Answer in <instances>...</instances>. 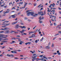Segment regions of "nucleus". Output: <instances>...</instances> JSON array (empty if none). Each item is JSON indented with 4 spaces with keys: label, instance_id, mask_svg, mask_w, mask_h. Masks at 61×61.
Instances as JSON below:
<instances>
[{
    "label": "nucleus",
    "instance_id": "f257e3e1",
    "mask_svg": "<svg viewBox=\"0 0 61 61\" xmlns=\"http://www.w3.org/2000/svg\"><path fill=\"white\" fill-rule=\"evenodd\" d=\"M26 13H27V15H28V16L30 15V14H31V15L32 16L35 17V13H34V12H30L27 11H26Z\"/></svg>",
    "mask_w": 61,
    "mask_h": 61
},
{
    "label": "nucleus",
    "instance_id": "f03ea898",
    "mask_svg": "<svg viewBox=\"0 0 61 61\" xmlns=\"http://www.w3.org/2000/svg\"><path fill=\"white\" fill-rule=\"evenodd\" d=\"M33 56H34V57H32V59H34V60H36V57H37V56H36V54H34L33 55Z\"/></svg>",
    "mask_w": 61,
    "mask_h": 61
},
{
    "label": "nucleus",
    "instance_id": "7ed1b4c3",
    "mask_svg": "<svg viewBox=\"0 0 61 61\" xmlns=\"http://www.w3.org/2000/svg\"><path fill=\"white\" fill-rule=\"evenodd\" d=\"M43 11H41V12H38V13L39 14H40V15H41V14H41V15H44V14H43Z\"/></svg>",
    "mask_w": 61,
    "mask_h": 61
},
{
    "label": "nucleus",
    "instance_id": "20e7f679",
    "mask_svg": "<svg viewBox=\"0 0 61 61\" xmlns=\"http://www.w3.org/2000/svg\"><path fill=\"white\" fill-rule=\"evenodd\" d=\"M54 5H53V4H51L49 6V7H50V8H51V10H52V7H52V6L53 7H54Z\"/></svg>",
    "mask_w": 61,
    "mask_h": 61
},
{
    "label": "nucleus",
    "instance_id": "39448f33",
    "mask_svg": "<svg viewBox=\"0 0 61 61\" xmlns=\"http://www.w3.org/2000/svg\"><path fill=\"white\" fill-rule=\"evenodd\" d=\"M19 27H20V28H21L22 29L23 28H26V27L25 26H20Z\"/></svg>",
    "mask_w": 61,
    "mask_h": 61
},
{
    "label": "nucleus",
    "instance_id": "423d86ee",
    "mask_svg": "<svg viewBox=\"0 0 61 61\" xmlns=\"http://www.w3.org/2000/svg\"><path fill=\"white\" fill-rule=\"evenodd\" d=\"M26 30H21V31H20V33H24V32Z\"/></svg>",
    "mask_w": 61,
    "mask_h": 61
},
{
    "label": "nucleus",
    "instance_id": "0eeeda50",
    "mask_svg": "<svg viewBox=\"0 0 61 61\" xmlns=\"http://www.w3.org/2000/svg\"><path fill=\"white\" fill-rule=\"evenodd\" d=\"M24 7H23V8H25V6H26V5H27V4H28V3H26L25 2L24 3Z\"/></svg>",
    "mask_w": 61,
    "mask_h": 61
},
{
    "label": "nucleus",
    "instance_id": "6e6552de",
    "mask_svg": "<svg viewBox=\"0 0 61 61\" xmlns=\"http://www.w3.org/2000/svg\"><path fill=\"white\" fill-rule=\"evenodd\" d=\"M17 21L15 22H13L12 23V25H14L15 24H16L17 23Z\"/></svg>",
    "mask_w": 61,
    "mask_h": 61
},
{
    "label": "nucleus",
    "instance_id": "1a4fd4ad",
    "mask_svg": "<svg viewBox=\"0 0 61 61\" xmlns=\"http://www.w3.org/2000/svg\"><path fill=\"white\" fill-rule=\"evenodd\" d=\"M5 36V35L3 34H0V37H3V36Z\"/></svg>",
    "mask_w": 61,
    "mask_h": 61
},
{
    "label": "nucleus",
    "instance_id": "9d476101",
    "mask_svg": "<svg viewBox=\"0 0 61 61\" xmlns=\"http://www.w3.org/2000/svg\"><path fill=\"white\" fill-rule=\"evenodd\" d=\"M39 39H38L37 40H35V43H37L38 42H38H39Z\"/></svg>",
    "mask_w": 61,
    "mask_h": 61
},
{
    "label": "nucleus",
    "instance_id": "9b49d317",
    "mask_svg": "<svg viewBox=\"0 0 61 61\" xmlns=\"http://www.w3.org/2000/svg\"><path fill=\"white\" fill-rule=\"evenodd\" d=\"M15 15H14L11 16H12V18H15Z\"/></svg>",
    "mask_w": 61,
    "mask_h": 61
},
{
    "label": "nucleus",
    "instance_id": "f8f14e48",
    "mask_svg": "<svg viewBox=\"0 0 61 61\" xmlns=\"http://www.w3.org/2000/svg\"><path fill=\"white\" fill-rule=\"evenodd\" d=\"M7 29H8V27L5 28H4V30H7Z\"/></svg>",
    "mask_w": 61,
    "mask_h": 61
},
{
    "label": "nucleus",
    "instance_id": "ddd939ff",
    "mask_svg": "<svg viewBox=\"0 0 61 61\" xmlns=\"http://www.w3.org/2000/svg\"><path fill=\"white\" fill-rule=\"evenodd\" d=\"M14 55H13V54H10V57H14Z\"/></svg>",
    "mask_w": 61,
    "mask_h": 61
},
{
    "label": "nucleus",
    "instance_id": "4468645a",
    "mask_svg": "<svg viewBox=\"0 0 61 61\" xmlns=\"http://www.w3.org/2000/svg\"><path fill=\"white\" fill-rule=\"evenodd\" d=\"M47 49H49L50 48V47H49V46H47L45 47Z\"/></svg>",
    "mask_w": 61,
    "mask_h": 61
},
{
    "label": "nucleus",
    "instance_id": "2eb2a0df",
    "mask_svg": "<svg viewBox=\"0 0 61 61\" xmlns=\"http://www.w3.org/2000/svg\"><path fill=\"white\" fill-rule=\"evenodd\" d=\"M44 17H42V18L41 17V16L39 17V19H44Z\"/></svg>",
    "mask_w": 61,
    "mask_h": 61
},
{
    "label": "nucleus",
    "instance_id": "dca6fc26",
    "mask_svg": "<svg viewBox=\"0 0 61 61\" xmlns=\"http://www.w3.org/2000/svg\"><path fill=\"white\" fill-rule=\"evenodd\" d=\"M12 43H11V44H13V43H15V41H12Z\"/></svg>",
    "mask_w": 61,
    "mask_h": 61
},
{
    "label": "nucleus",
    "instance_id": "f3484780",
    "mask_svg": "<svg viewBox=\"0 0 61 61\" xmlns=\"http://www.w3.org/2000/svg\"><path fill=\"white\" fill-rule=\"evenodd\" d=\"M16 51H17V50H15L14 51V53H15V54H17V52Z\"/></svg>",
    "mask_w": 61,
    "mask_h": 61
},
{
    "label": "nucleus",
    "instance_id": "a211bd4d",
    "mask_svg": "<svg viewBox=\"0 0 61 61\" xmlns=\"http://www.w3.org/2000/svg\"><path fill=\"white\" fill-rule=\"evenodd\" d=\"M23 2H20L19 3V4H21V5H23Z\"/></svg>",
    "mask_w": 61,
    "mask_h": 61
},
{
    "label": "nucleus",
    "instance_id": "6ab92c4d",
    "mask_svg": "<svg viewBox=\"0 0 61 61\" xmlns=\"http://www.w3.org/2000/svg\"><path fill=\"white\" fill-rule=\"evenodd\" d=\"M41 5H42L41 4L40 5L38 6V7L39 8H40V6Z\"/></svg>",
    "mask_w": 61,
    "mask_h": 61
},
{
    "label": "nucleus",
    "instance_id": "aec40b11",
    "mask_svg": "<svg viewBox=\"0 0 61 61\" xmlns=\"http://www.w3.org/2000/svg\"><path fill=\"white\" fill-rule=\"evenodd\" d=\"M43 39H44V37H43L42 38V39H41V40H40V41H43Z\"/></svg>",
    "mask_w": 61,
    "mask_h": 61
},
{
    "label": "nucleus",
    "instance_id": "412c9836",
    "mask_svg": "<svg viewBox=\"0 0 61 61\" xmlns=\"http://www.w3.org/2000/svg\"><path fill=\"white\" fill-rule=\"evenodd\" d=\"M9 31L8 30L6 31V33H9Z\"/></svg>",
    "mask_w": 61,
    "mask_h": 61
},
{
    "label": "nucleus",
    "instance_id": "4be33fe9",
    "mask_svg": "<svg viewBox=\"0 0 61 61\" xmlns=\"http://www.w3.org/2000/svg\"><path fill=\"white\" fill-rule=\"evenodd\" d=\"M54 45L53 43H52V44L51 47H54Z\"/></svg>",
    "mask_w": 61,
    "mask_h": 61
},
{
    "label": "nucleus",
    "instance_id": "5701e85b",
    "mask_svg": "<svg viewBox=\"0 0 61 61\" xmlns=\"http://www.w3.org/2000/svg\"><path fill=\"white\" fill-rule=\"evenodd\" d=\"M37 27V26H35L33 28V29L34 30Z\"/></svg>",
    "mask_w": 61,
    "mask_h": 61
},
{
    "label": "nucleus",
    "instance_id": "b1692460",
    "mask_svg": "<svg viewBox=\"0 0 61 61\" xmlns=\"http://www.w3.org/2000/svg\"><path fill=\"white\" fill-rule=\"evenodd\" d=\"M21 34L22 35H27V34L25 33H23L22 34Z\"/></svg>",
    "mask_w": 61,
    "mask_h": 61
},
{
    "label": "nucleus",
    "instance_id": "393cba45",
    "mask_svg": "<svg viewBox=\"0 0 61 61\" xmlns=\"http://www.w3.org/2000/svg\"><path fill=\"white\" fill-rule=\"evenodd\" d=\"M6 37H3L2 38H0V39H2V38H5Z\"/></svg>",
    "mask_w": 61,
    "mask_h": 61
},
{
    "label": "nucleus",
    "instance_id": "a878e982",
    "mask_svg": "<svg viewBox=\"0 0 61 61\" xmlns=\"http://www.w3.org/2000/svg\"><path fill=\"white\" fill-rule=\"evenodd\" d=\"M8 21H4L3 22V24H4V23H5V22H8Z\"/></svg>",
    "mask_w": 61,
    "mask_h": 61
},
{
    "label": "nucleus",
    "instance_id": "bb28decb",
    "mask_svg": "<svg viewBox=\"0 0 61 61\" xmlns=\"http://www.w3.org/2000/svg\"><path fill=\"white\" fill-rule=\"evenodd\" d=\"M6 56H9V57H10V55L9 54H7L6 55Z\"/></svg>",
    "mask_w": 61,
    "mask_h": 61
},
{
    "label": "nucleus",
    "instance_id": "cd10ccee",
    "mask_svg": "<svg viewBox=\"0 0 61 61\" xmlns=\"http://www.w3.org/2000/svg\"><path fill=\"white\" fill-rule=\"evenodd\" d=\"M9 11H6L4 13V14H6V13H9Z\"/></svg>",
    "mask_w": 61,
    "mask_h": 61
},
{
    "label": "nucleus",
    "instance_id": "c85d7f7f",
    "mask_svg": "<svg viewBox=\"0 0 61 61\" xmlns=\"http://www.w3.org/2000/svg\"><path fill=\"white\" fill-rule=\"evenodd\" d=\"M38 14H36L35 13H34V15H35L36 16V15H38Z\"/></svg>",
    "mask_w": 61,
    "mask_h": 61
},
{
    "label": "nucleus",
    "instance_id": "c756f323",
    "mask_svg": "<svg viewBox=\"0 0 61 61\" xmlns=\"http://www.w3.org/2000/svg\"><path fill=\"white\" fill-rule=\"evenodd\" d=\"M4 33V31H0V33Z\"/></svg>",
    "mask_w": 61,
    "mask_h": 61
},
{
    "label": "nucleus",
    "instance_id": "7c9ffc66",
    "mask_svg": "<svg viewBox=\"0 0 61 61\" xmlns=\"http://www.w3.org/2000/svg\"><path fill=\"white\" fill-rule=\"evenodd\" d=\"M46 56L44 55V56H43V57H44V58H46Z\"/></svg>",
    "mask_w": 61,
    "mask_h": 61
},
{
    "label": "nucleus",
    "instance_id": "2f4dec72",
    "mask_svg": "<svg viewBox=\"0 0 61 61\" xmlns=\"http://www.w3.org/2000/svg\"><path fill=\"white\" fill-rule=\"evenodd\" d=\"M59 26H60V25H58L56 27V28H59Z\"/></svg>",
    "mask_w": 61,
    "mask_h": 61
},
{
    "label": "nucleus",
    "instance_id": "473e14b6",
    "mask_svg": "<svg viewBox=\"0 0 61 61\" xmlns=\"http://www.w3.org/2000/svg\"><path fill=\"white\" fill-rule=\"evenodd\" d=\"M28 5H32L33 4L31 3H29L28 4Z\"/></svg>",
    "mask_w": 61,
    "mask_h": 61
},
{
    "label": "nucleus",
    "instance_id": "72a5a7b5",
    "mask_svg": "<svg viewBox=\"0 0 61 61\" xmlns=\"http://www.w3.org/2000/svg\"><path fill=\"white\" fill-rule=\"evenodd\" d=\"M52 13H54V12H55V10H52Z\"/></svg>",
    "mask_w": 61,
    "mask_h": 61
},
{
    "label": "nucleus",
    "instance_id": "f704fd0d",
    "mask_svg": "<svg viewBox=\"0 0 61 61\" xmlns=\"http://www.w3.org/2000/svg\"><path fill=\"white\" fill-rule=\"evenodd\" d=\"M19 27V25H16V27Z\"/></svg>",
    "mask_w": 61,
    "mask_h": 61
},
{
    "label": "nucleus",
    "instance_id": "c9c22d12",
    "mask_svg": "<svg viewBox=\"0 0 61 61\" xmlns=\"http://www.w3.org/2000/svg\"><path fill=\"white\" fill-rule=\"evenodd\" d=\"M28 44H29V45H30L31 44V42H28Z\"/></svg>",
    "mask_w": 61,
    "mask_h": 61
},
{
    "label": "nucleus",
    "instance_id": "e433bc0d",
    "mask_svg": "<svg viewBox=\"0 0 61 61\" xmlns=\"http://www.w3.org/2000/svg\"><path fill=\"white\" fill-rule=\"evenodd\" d=\"M0 30H4V29H3V28H2L1 29H0Z\"/></svg>",
    "mask_w": 61,
    "mask_h": 61
},
{
    "label": "nucleus",
    "instance_id": "4c0bfd02",
    "mask_svg": "<svg viewBox=\"0 0 61 61\" xmlns=\"http://www.w3.org/2000/svg\"><path fill=\"white\" fill-rule=\"evenodd\" d=\"M39 22L41 24L42 23H43V21H39Z\"/></svg>",
    "mask_w": 61,
    "mask_h": 61
},
{
    "label": "nucleus",
    "instance_id": "58836bf2",
    "mask_svg": "<svg viewBox=\"0 0 61 61\" xmlns=\"http://www.w3.org/2000/svg\"><path fill=\"white\" fill-rule=\"evenodd\" d=\"M27 19V18L26 17H25L24 18V20H26V19Z\"/></svg>",
    "mask_w": 61,
    "mask_h": 61
},
{
    "label": "nucleus",
    "instance_id": "ea45409f",
    "mask_svg": "<svg viewBox=\"0 0 61 61\" xmlns=\"http://www.w3.org/2000/svg\"><path fill=\"white\" fill-rule=\"evenodd\" d=\"M16 37H20V35H17L16 36Z\"/></svg>",
    "mask_w": 61,
    "mask_h": 61
},
{
    "label": "nucleus",
    "instance_id": "a19ab883",
    "mask_svg": "<svg viewBox=\"0 0 61 61\" xmlns=\"http://www.w3.org/2000/svg\"><path fill=\"white\" fill-rule=\"evenodd\" d=\"M30 52H31V53H32V54H34V52H33V51H30Z\"/></svg>",
    "mask_w": 61,
    "mask_h": 61
},
{
    "label": "nucleus",
    "instance_id": "79ce46f5",
    "mask_svg": "<svg viewBox=\"0 0 61 61\" xmlns=\"http://www.w3.org/2000/svg\"><path fill=\"white\" fill-rule=\"evenodd\" d=\"M27 29L28 30H30V28H27Z\"/></svg>",
    "mask_w": 61,
    "mask_h": 61
},
{
    "label": "nucleus",
    "instance_id": "37998d69",
    "mask_svg": "<svg viewBox=\"0 0 61 61\" xmlns=\"http://www.w3.org/2000/svg\"><path fill=\"white\" fill-rule=\"evenodd\" d=\"M54 26H56V23H54Z\"/></svg>",
    "mask_w": 61,
    "mask_h": 61
},
{
    "label": "nucleus",
    "instance_id": "c03bdc74",
    "mask_svg": "<svg viewBox=\"0 0 61 61\" xmlns=\"http://www.w3.org/2000/svg\"><path fill=\"white\" fill-rule=\"evenodd\" d=\"M7 6L6 5L4 7V8H5L7 7Z\"/></svg>",
    "mask_w": 61,
    "mask_h": 61
},
{
    "label": "nucleus",
    "instance_id": "a18cd8bd",
    "mask_svg": "<svg viewBox=\"0 0 61 61\" xmlns=\"http://www.w3.org/2000/svg\"><path fill=\"white\" fill-rule=\"evenodd\" d=\"M14 59H18V58L16 57L14 58Z\"/></svg>",
    "mask_w": 61,
    "mask_h": 61
},
{
    "label": "nucleus",
    "instance_id": "49530a36",
    "mask_svg": "<svg viewBox=\"0 0 61 61\" xmlns=\"http://www.w3.org/2000/svg\"><path fill=\"white\" fill-rule=\"evenodd\" d=\"M35 59H36V61H38V59H37V58H35Z\"/></svg>",
    "mask_w": 61,
    "mask_h": 61
},
{
    "label": "nucleus",
    "instance_id": "de8ad7c7",
    "mask_svg": "<svg viewBox=\"0 0 61 61\" xmlns=\"http://www.w3.org/2000/svg\"><path fill=\"white\" fill-rule=\"evenodd\" d=\"M17 51H18V52H20V51H21V50H17Z\"/></svg>",
    "mask_w": 61,
    "mask_h": 61
},
{
    "label": "nucleus",
    "instance_id": "09e8293b",
    "mask_svg": "<svg viewBox=\"0 0 61 61\" xmlns=\"http://www.w3.org/2000/svg\"><path fill=\"white\" fill-rule=\"evenodd\" d=\"M43 10V8H41L40 9V10Z\"/></svg>",
    "mask_w": 61,
    "mask_h": 61
},
{
    "label": "nucleus",
    "instance_id": "8fccbe9b",
    "mask_svg": "<svg viewBox=\"0 0 61 61\" xmlns=\"http://www.w3.org/2000/svg\"><path fill=\"white\" fill-rule=\"evenodd\" d=\"M36 3H35L34 4V6H36Z\"/></svg>",
    "mask_w": 61,
    "mask_h": 61
},
{
    "label": "nucleus",
    "instance_id": "3c124183",
    "mask_svg": "<svg viewBox=\"0 0 61 61\" xmlns=\"http://www.w3.org/2000/svg\"><path fill=\"white\" fill-rule=\"evenodd\" d=\"M1 27H5V26H2Z\"/></svg>",
    "mask_w": 61,
    "mask_h": 61
},
{
    "label": "nucleus",
    "instance_id": "603ef678",
    "mask_svg": "<svg viewBox=\"0 0 61 61\" xmlns=\"http://www.w3.org/2000/svg\"><path fill=\"white\" fill-rule=\"evenodd\" d=\"M4 5H0V6H1V7H2L3 6H4Z\"/></svg>",
    "mask_w": 61,
    "mask_h": 61
},
{
    "label": "nucleus",
    "instance_id": "864d4df0",
    "mask_svg": "<svg viewBox=\"0 0 61 61\" xmlns=\"http://www.w3.org/2000/svg\"><path fill=\"white\" fill-rule=\"evenodd\" d=\"M57 3H58L59 4V1L58 0L57 1Z\"/></svg>",
    "mask_w": 61,
    "mask_h": 61
},
{
    "label": "nucleus",
    "instance_id": "5fc2aeb1",
    "mask_svg": "<svg viewBox=\"0 0 61 61\" xmlns=\"http://www.w3.org/2000/svg\"><path fill=\"white\" fill-rule=\"evenodd\" d=\"M11 52L12 53H14V51H11Z\"/></svg>",
    "mask_w": 61,
    "mask_h": 61
},
{
    "label": "nucleus",
    "instance_id": "6e6d98bb",
    "mask_svg": "<svg viewBox=\"0 0 61 61\" xmlns=\"http://www.w3.org/2000/svg\"><path fill=\"white\" fill-rule=\"evenodd\" d=\"M5 46H3V47L2 48V49H3V48H5Z\"/></svg>",
    "mask_w": 61,
    "mask_h": 61
},
{
    "label": "nucleus",
    "instance_id": "4d7b16f0",
    "mask_svg": "<svg viewBox=\"0 0 61 61\" xmlns=\"http://www.w3.org/2000/svg\"><path fill=\"white\" fill-rule=\"evenodd\" d=\"M3 11V10H2L1 11H0V13H1V12H2Z\"/></svg>",
    "mask_w": 61,
    "mask_h": 61
},
{
    "label": "nucleus",
    "instance_id": "13d9d810",
    "mask_svg": "<svg viewBox=\"0 0 61 61\" xmlns=\"http://www.w3.org/2000/svg\"><path fill=\"white\" fill-rule=\"evenodd\" d=\"M19 44L20 45H22V43L20 42L19 43Z\"/></svg>",
    "mask_w": 61,
    "mask_h": 61
},
{
    "label": "nucleus",
    "instance_id": "bf43d9fd",
    "mask_svg": "<svg viewBox=\"0 0 61 61\" xmlns=\"http://www.w3.org/2000/svg\"><path fill=\"white\" fill-rule=\"evenodd\" d=\"M44 15H46V11H44Z\"/></svg>",
    "mask_w": 61,
    "mask_h": 61
},
{
    "label": "nucleus",
    "instance_id": "052dcab7",
    "mask_svg": "<svg viewBox=\"0 0 61 61\" xmlns=\"http://www.w3.org/2000/svg\"><path fill=\"white\" fill-rule=\"evenodd\" d=\"M28 42H27L25 43V45H28Z\"/></svg>",
    "mask_w": 61,
    "mask_h": 61
},
{
    "label": "nucleus",
    "instance_id": "680f3d73",
    "mask_svg": "<svg viewBox=\"0 0 61 61\" xmlns=\"http://www.w3.org/2000/svg\"><path fill=\"white\" fill-rule=\"evenodd\" d=\"M2 5V2L0 1V5Z\"/></svg>",
    "mask_w": 61,
    "mask_h": 61
},
{
    "label": "nucleus",
    "instance_id": "e2e57ef3",
    "mask_svg": "<svg viewBox=\"0 0 61 61\" xmlns=\"http://www.w3.org/2000/svg\"><path fill=\"white\" fill-rule=\"evenodd\" d=\"M6 20V19L3 20H2V21H5Z\"/></svg>",
    "mask_w": 61,
    "mask_h": 61
},
{
    "label": "nucleus",
    "instance_id": "0e129e2a",
    "mask_svg": "<svg viewBox=\"0 0 61 61\" xmlns=\"http://www.w3.org/2000/svg\"><path fill=\"white\" fill-rule=\"evenodd\" d=\"M44 58H41V60H44Z\"/></svg>",
    "mask_w": 61,
    "mask_h": 61
},
{
    "label": "nucleus",
    "instance_id": "69168bd1",
    "mask_svg": "<svg viewBox=\"0 0 61 61\" xmlns=\"http://www.w3.org/2000/svg\"><path fill=\"white\" fill-rule=\"evenodd\" d=\"M0 45H3V43H1L0 44Z\"/></svg>",
    "mask_w": 61,
    "mask_h": 61
},
{
    "label": "nucleus",
    "instance_id": "338daca9",
    "mask_svg": "<svg viewBox=\"0 0 61 61\" xmlns=\"http://www.w3.org/2000/svg\"><path fill=\"white\" fill-rule=\"evenodd\" d=\"M53 54H54L55 55H56V54H57V53H53Z\"/></svg>",
    "mask_w": 61,
    "mask_h": 61
},
{
    "label": "nucleus",
    "instance_id": "774afa93",
    "mask_svg": "<svg viewBox=\"0 0 61 61\" xmlns=\"http://www.w3.org/2000/svg\"><path fill=\"white\" fill-rule=\"evenodd\" d=\"M58 9H59V10H61V8H60V7L58 8Z\"/></svg>",
    "mask_w": 61,
    "mask_h": 61
}]
</instances>
